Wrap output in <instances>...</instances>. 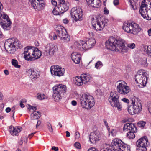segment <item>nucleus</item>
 I'll list each match as a JSON object with an SVG mask.
<instances>
[{
	"label": "nucleus",
	"mask_w": 151,
	"mask_h": 151,
	"mask_svg": "<svg viewBox=\"0 0 151 151\" xmlns=\"http://www.w3.org/2000/svg\"><path fill=\"white\" fill-rule=\"evenodd\" d=\"M40 116V113L38 111H34L31 114V117L32 119H37Z\"/></svg>",
	"instance_id": "nucleus-33"
},
{
	"label": "nucleus",
	"mask_w": 151,
	"mask_h": 151,
	"mask_svg": "<svg viewBox=\"0 0 151 151\" xmlns=\"http://www.w3.org/2000/svg\"><path fill=\"white\" fill-rule=\"evenodd\" d=\"M32 6L35 10L42 9L45 6L44 1H32Z\"/></svg>",
	"instance_id": "nucleus-21"
},
{
	"label": "nucleus",
	"mask_w": 151,
	"mask_h": 151,
	"mask_svg": "<svg viewBox=\"0 0 151 151\" xmlns=\"http://www.w3.org/2000/svg\"><path fill=\"white\" fill-rule=\"evenodd\" d=\"M91 17L92 27L96 31L102 30L108 24L109 20L106 18L99 19L95 16H91Z\"/></svg>",
	"instance_id": "nucleus-3"
},
{
	"label": "nucleus",
	"mask_w": 151,
	"mask_h": 151,
	"mask_svg": "<svg viewBox=\"0 0 151 151\" xmlns=\"http://www.w3.org/2000/svg\"><path fill=\"white\" fill-rule=\"evenodd\" d=\"M11 108L9 107H7L6 109V111L7 113H9L11 111Z\"/></svg>",
	"instance_id": "nucleus-60"
},
{
	"label": "nucleus",
	"mask_w": 151,
	"mask_h": 151,
	"mask_svg": "<svg viewBox=\"0 0 151 151\" xmlns=\"http://www.w3.org/2000/svg\"><path fill=\"white\" fill-rule=\"evenodd\" d=\"M87 151H98L95 148H91L89 149Z\"/></svg>",
	"instance_id": "nucleus-52"
},
{
	"label": "nucleus",
	"mask_w": 151,
	"mask_h": 151,
	"mask_svg": "<svg viewBox=\"0 0 151 151\" xmlns=\"http://www.w3.org/2000/svg\"><path fill=\"white\" fill-rule=\"evenodd\" d=\"M131 99V105L128 107V112L131 115L140 113L142 109L140 101L134 96H132Z\"/></svg>",
	"instance_id": "nucleus-5"
},
{
	"label": "nucleus",
	"mask_w": 151,
	"mask_h": 151,
	"mask_svg": "<svg viewBox=\"0 0 151 151\" xmlns=\"http://www.w3.org/2000/svg\"><path fill=\"white\" fill-rule=\"evenodd\" d=\"M104 124L105 126L106 127L109 131V129H110L109 128V126H108V123L105 120H104Z\"/></svg>",
	"instance_id": "nucleus-48"
},
{
	"label": "nucleus",
	"mask_w": 151,
	"mask_h": 151,
	"mask_svg": "<svg viewBox=\"0 0 151 151\" xmlns=\"http://www.w3.org/2000/svg\"><path fill=\"white\" fill-rule=\"evenodd\" d=\"M123 130L125 131L137 132V128L135 125L132 123H128L125 124L124 125Z\"/></svg>",
	"instance_id": "nucleus-27"
},
{
	"label": "nucleus",
	"mask_w": 151,
	"mask_h": 151,
	"mask_svg": "<svg viewBox=\"0 0 151 151\" xmlns=\"http://www.w3.org/2000/svg\"><path fill=\"white\" fill-rule=\"evenodd\" d=\"M31 46H27L24 49V57L26 60L28 61H33V58L31 56L32 52H33L32 50Z\"/></svg>",
	"instance_id": "nucleus-19"
},
{
	"label": "nucleus",
	"mask_w": 151,
	"mask_h": 151,
	"mask_svg": "<svg viewBox=\"0 0 151 151\" xmlns=\"http://www.w3.org/2000/svg\"><path fill=\"white\" fill-rule=\"evenodd\" d=\"M71 104L73 106H75L77 104V102L73 100L71 102Z\"/></svg>",
	"instance_id": "nucleus-55"
},
{
	"label": "nucleus",
	"mask_w": 151,
	"mask_h": 151,
	"mask_svg": "<svg viewBox=\"0 0 151 151\" xmlns=\"http://www.w3.org/2000/svg\"><path fill=\"white\" fill-rule=\"evenodd\" d=\"M30 109L32 110L33 111H36V110H37V108L36 107H34L33 106H31Z\"/></svg>",
	"instance_id": "nucleus-58"
},
{
	"label": "nucleus",
	"mask_w": 151,
	"mask_h": 151,
	"mask_svg": "<svg viewBox=\"0 0 151 151\" xmlns=\"http://www.w3.org/2000/svg\"><path fill=\"white\" fill-rule=\"evenodd\" d=\"M15 109V108L14 107H13L12 108V112L13 113V115H12V117L13 118H14V110Z\"/></svg>",
	"instance_id": "nucleus-57"
},
{
	"label": "nucleus",
	"mask_w": 151,
	"mask_h": 151,
	"mask_svg": "<svg viewBox=\"0 0 151 151\" xmlns=\"http://www.w3.org/2000/svg\"><path fill=\"white\" fill-rule=\"evenodd\" d=\"M81 77L83 79V83L86 84L90 82L92 79L91 76L88 74L84 73L81 75Z\"/></svg>",
	"instance_id": "nucleus-30"
},
{
	"label": "nucleus",
	"mask_w": 151,
	"mask_h": 151,
	"mask_svg": "<svg viewBox=\"0 0 151 151\" xmlns=\"http://www.w3.org/2000/svg\"><path fill=\"white\" fill-rule=\"evenodd\" d=\"M87 4H89L90 6L93 7L98 8L101 4L100 1H86Z\"/></svg>",
	"instance_id": "nucleus-31"
},
{
	"label": "nucleus",
	"mask_w": 151,
	"mask_h": 151,
	"mask_svg": "<svg viewBox=\"0 0 151 151\" xmlns=\"http://www.w3.org/2000/svg\"><path fill=\"white\" fill-rule=\"evenodd\" d=\"M19 41L17 38H13L7 40L5 42L4 47L10 53L13 54L16 50V46L20 47L18 45Z\"/></svg>",
	"instance_id": "nucleus-8"
},
{
	"label": "nucleus",
	"mask_w": 151,
	"mask_h": 151,
	"mask_svg": "<svg viewBox=\"0 0 151 151\" xmlns=\"http://www.w3.org/2000/svg\"><path fill=\"white\" fill-rule=\"evenodd\" d=\"M129 1V4L131 9L133 10L136 9L137 7V1Z\"/></svg>",
	"instance_id": "nucleus-34"
},
{
	"label": "nucleus",
	"mask_w": 151,
	"mask_h": 151,
	"mask_svg": "<svg viewBox=\"0 0 151 151\" xmlns=\"http://www.w3.org/2000/svg\"><path fill=\"white\" fill-rule=\"evenodd\" d=\"M148 110L149 112L151 114V103H150V104L149 105V107L148 108Z\"/></svg>",
	"instance_id": "nucleus-64"
},
{
	"label": "nucleus",
	"mask_w": 151,
	"mask_h": 151,
	"mask_svg": "<svg viewBox=\"0 0 151 151\" xmlns=\"http://www.w3.org/2000/svg\"><path fill=\"white\" fill-rule=\"evenodd\" d=\"M73 81L78 86H81L83 83V79L80 76H76L74 79Z\"/></svg>",
	"instance_id": "nucleus-32"
},
{
	"label": "nucleus",
	"mask_w": 151,
	"mask_h": 151,
	"mask_svg": "<svg viewBox=\"0 0 151 151\" xmlns=\"http://www.w3.org/2000/svg\"><path fill=\"white\" fill-rule=\"evenodd\" d=\"M103 66L102 62L100 61H98L95 64V67L97 69H100Z\"/></svg>",
	"instance_id": "nucleus-37"
},
{
	"label": "nucleus",
	"mask_w": 151,
	"mask_h": 151,
	"mask_svg": "<svg viewBox=\"0 0 151 151\" xmlns=\"http://www.w3.org/2000/svg\"><path fill=\"white\" fill-rule=\"evenodd\" d=\"M119 96L116 91H113L110 93L109 98V101L111 106L117 108L119 111H121L122 106V104L119 100Z\"/></svg>",
	"instance_id": "nucleus-10"
},
{
	"label": "nucleus",
	"mask_w": 151,
	"mask_h": 151,
	"mask_svg": "<svg viewBox=\"0 0 151 151\" xmlns=\"http://www.w3.org/2000/svg\"><path fill=\"white\" fill-rule=\"evenodd\" d=\"M26 72L32 79L35 80L37 79L39 77L40 74L39 71L33 68L27 69Z\"/></svg>",
	"instance_id": "nucleus-22"
},
{
	"label": "nucleus",
	"mask_w": 151,
	"mask_h": 151,
	"mask_svg": "<svg viewBox=\"0 0 151 151\" xmlns=\"http://www.w3.org/2000/svg\"><path fill=\"white\" fill-rule=\"evenodd\" d=\"M59 29L56 30V33L58 37L60 39H62L65 42H68L70 40V36L67 33L66 29L63 26H60Z\"/></svg>",
	"instance_id": "nucleus-14"
},
{
	"label": "nucleus",
	"mask_w": 151,
	"mask_h": 151,
	"mask_svg": "<svg viewBox=\"0 0 151 151\" xmlns=\"http://www.w3.org/2000/svg\"><path fill=\"white\" fill-rule=\"evenodd\" d=\"M52 89V96L55 101H58L61 100L67 91L66 86L62 84L55 85Z\"/></svg>",
	"instance_id": "nucleus-4"
},
{
	"label": "nucleus",
	"mask_w": 151,
	"mask_h": 151,
	"mask_svg": "<svg viewBox=\"0 0 151 151\" xmlns=\"http://www.w3.org/2000/svg\"><path fill=\"white\" fill-rule=\"evenodd\" d=\"M37 96L39 99L40 100L45 99L46 97V96L44 94H38Z\"/></svg>",
	"instance_id": "nucleus-39"
},
{
	"label": "nucleus",
	"mask_w": 151,
	"mask_h": 151,
	"mask_svg": "<svg viewBox=\"0 0 151 151\" xmlns=\"http://www.w3.org/2000/svg\"><path fill=\"white\" fill-rule=\"evenodd\" d=\"M70 14L72 17L76 22L82 19L83 12L79 7L73 8L71 10Z\"/></svg>",
	"instance_id": "nucleus-13"
},
{
	"label": "nucleus",
	"mask_w": 151,
	"mask_h": 151,
	"mask_svg": "<svg viewBox=\"0 0 151 151\" xmlns=\"http://www.w3.org/2000/svg\"><path fill=\"white\" fill-rule=\"evenodd\" d=\"M137 132H134V131H129L127 134V137L129 139H133L135 138V135L134 133Z\"/></svg>",
	"instance_id": "nucleus-35"
},
{
	"label": "nucleus",
	"mask_w": 151,
	"mask_h": 151,
	"mask_svg": "<svg viewBox=\"0 0 151 151\" xmlns=\"http://www.w3.org/2000/svg\"><path fill=\"white\" fill-rule=\"evenodd\" d=\"M12 23L8 15L2 11H0V26L4 30H9Z\"/></svg>",
	"instance_id": "nucleus-9"
},
{
	"label": "nucleus",
	"mask_w": 151,
	"mask_h": 151,
	"mask_svg": "<svg viewBox=\"0 0 151 151\" xmlns=\"http://www.w3.org/2000/svg\"><path fill=\"white\" fill-rule=\"evenodd\" d=\"M4 37V35L2 33V32L0 29V39L1 38H3Z\"/></svg>",
	"instance_id": "nucleus-56"
},
{
	"label": "nucleus",
	"mask_w": 151,
	"mask_h": 151,
	"mask_svg": "<svg viewBox=\"0 0 151 151\" xmlns=\"http://www.w3.org/2000/svg\"><path fill=\"white\" fill-rule=\"evenodd\" d=\"M75 136L76 139H78L80 137V134L79 132H76L75 133Z\"/></svg>",
	"instance_id": "nucleus-47"
},
{
	"label": "nucleus",
	"mask_w": 151,
	"mask_h": 151,
	"mask_svg": "<svg viewBox=\"0 0 151 151\" xmlns=\"http://www.w3.org/2000/svg\"><path fill=\"white\" fill-rule=\"evenodd\" d=\"M74 147L77 149H80L81 145L80 143L78 142H76L74 145Z\"/></svg>",
	"instance_id": "nucleus-43"
},
{
	"label": "nucleus",
	"mask_w": 151,
	"mask_h": 151,
	"mask_svg": "<svg viewBox=\"0 0 151 151\" xmlns=\"http://www.w3.org/2000/svg\"><path fill=\"white\" fill-rule=\"evenodd\" d=\"M96 40L93 38H90L88 39L86 41H81L79 43V46L85 50L89 49L93 47L95 44Z\"/></svg>",
	"instance_id": "nucleus-15"
},
{
	"label": "nucleus",
	"mask_w": 151,
	"mask_h": 151,
	"mask_svg": "<svg viewBox=\"0 0 151 151\" xmlns=\"http://www.w3.org/2000/svg\"><path fill=\"white\" fill-rule=\"evenodd\" d=\"M41 123V121L39 120H38L37 124L36 125V128H37Z\"/></svg>",
	"instance_id": "nucleus-59"
},
{
	"label": "nucleus",
	"mask_w": 151,
	"mask_h": 151,
	"mask_svg": "<svg viewBox=\"0 0 151 151\" xmlns=\"http://www.w3.org/2000/svg\"><path fill=\"white\" fill-rule=\"evenodd\" d=\"M3 7L2 5V4L1 2V1H0V11H2L3 9Z\"/></svg>",
	"instance_id": "nucleus-61"
},
{
	"label": "nucleus",
	"mask_w": 151,
	"mask_h": 151,
	"mask_svg": "<svg viewBox=\"0 0 151 151\" xmlns=\"http://www.w3.org/2000/svg\"><path fill=\"white\" fill-rule=\"evenodd\" d=\"M51 2L52 5L55 6L52 11V13L54 15H59L64 13L62 12L63 11L60 9L59 6L58 5L57 6V2L56 1H51Z\"/></svg>",
	"instance_id": "nucleus-26"
},
{
	"label": "nucleus",
	"mask_w": 151,
	"mask_h": 151,
	"mask_svg": "<svg viewBox=\"0 0 151 151\" xmlns=\"http://www.w3.org/2000/svg\"><path fill=\"white\" fill-rule=\"evenodd\" d=\"M22 129V128L20 127H14L11 125L9 127V131L12 135L17 136L19 133L21 131Z\"/></svg>",
	"instance_id": "nucleus-24"
},
{
	"label": "nucleus",
	"mask_w": 151,
	"mask_h": 151,
	"mask_svg": "<svg viewBox=\"0 0 151 151\" xmlns=\"http://www.w3.org/2000/svg\"><path fill=\"white\" fill-rule=\"evenodd\" d=\"M11 63L15 68H19L21 67L20 65H18V62L16 60L12 59L11 60Z\"/></svg>",
	"instance_id": "nucleus-36"
},
{
	"label": "nucleus",
	"mask_w": 151,
	"mask_h": 151,
	"mask_svg": "<svg viewBox=\"0 0 151 151\" xmlns=\"http://www.w3.org/2000/svg\"><path fill=\"white\" fill-rule=\"evenodd\" d=\"M138 124L139 127H144L145 123L143 121H140L138 122Z\"/></svg>",
	"instance_id": "nucleus-42"
},
{
	"label": "nucleus",
	"mask_w": 151,
	"mask_h": 151,
	"mask_svg": "<svg viewBox=\"0 0 151 151\" xmlns=\"http://www.w3.org/2000/svg\"><path fill=\"white\" fill-rule=\"evenodd\" d=\"M146 74L145 70L141 69L139 70L135 76V81L141 88L144 87L147 83V77Z\"/></svg>",
	"instance_id": "nucleus-11"
},
{
	"label": "nucleus",
	"mask_w": 151,
	"mask_h": 151,
	"mask_svg": "<svg viewBox=\"0 0 151 151\" xmlns=\"http://www.w3.org/2000/svg\"><path fill=\"white\" fill-rule=\"evenodd\" d=\"M130 148L127 145L124 144L120 139H115L113 140L110 146L101 151H130Z\"/></svg>",
	"instance_id": "nucleus-2"
},
{
	"label": "nucleus",
	"mask_w": 151,
	"mask_h": 151,
	"mask_svg": "<svg viewBox=\"0 0 151 151\" xmlns=\"http://www.w3.org/2000/svg\"><path fill=\"white\" fill-rule=\"evenodd\" d=\"M109 133L111 134L113 136H115L116 135V133L117 131L116 130L114 129H112L111 130V131H110V129H109Z\"/></svg>",
	"instance_id": "nucleus-40"
},
{
	"label": "nucleus",
	"mask_w": 151,
	"mask_h": 151,
	"mask_svg": "<svg viewBox=\"0 0 151 151\" xmlns=\"http://www.w3.org/2000/svg\"><path fill=\"white\" fill-rule=\"evenodd\" d=\"M106 48L113 51H120L126 52L127 48L125 45L124 41L121 39L118 40L111 36L109 37L105 43Z\"/></svg>",
	"instance_id": "nucleus-1"
},
{
	"label": "nucleus",
	"mask_w": 151,
	"mask_h": 151,
	"mask_svg": "<svg viewBox=\"0 0 151 151\" xmlns=\"http://www.w3.org/2000/svg\"><path fill=\"white\" fill-rule=\"evenodd\" d=\"M142 60H141V63L142 64H145L147 62V59L146 58H144Z\"/></svg>",
	"instance_id": "nucleus-49"
},
{
	"label": "nucleus",
	"mask_w": 151,
	"mask_h": 151,
	"mask_svg": "<svg viewBox=\"0 0 151 151\" xmlns=\"http://www.w3.org/2000/svg\"><path fill=\"white\" fill-rule=\"evenodd\" d=\"M135 44L134 43L129 44L128 45V47L130 48L133 49L134 48Z\"/></svg>",
	"instance_id": "nucleus-44"
},
{
	"label": "nucleus",
	"mask_w": 151,
	"mask_h": 151,
	"mask_svg": "<svg viewBox=\"0 0 151 151\" xmlns=\"http://www.w3.org/2000/svg\"><path fill=\"white\" fill-rule=\"evenodd\" d=\"M148 35L149 36H151V28L148 30Z\"/></svg>",
	"instance_id": "nucleus-63"
},
{
	"label": "nucleus",
	"mask_w": 151,
	"mask_h": 151,
	"mask_svg": "<svg viewBox=\"0 0 151 151\" xmlns=\"http://www.w3.org/2000/svg\"><path fill=\"white\" fill-rule=\"evenodd\" d=\"M103 12L104 14L107 15L109 13V11L106 7H105L104 8Z\"/></svg>",
	"instance_id": "nucleus-45"
},
{
	"label": "nucleus",
	"mask_w": 151,
	"mask_h": 151,
	"mask_svg": "<svg viewBox=\"0 0 151 151\" xmlns=\"http://www.w3.org/2000/svg\"><path fill=\"white\" fill-rule=\"evenodd\" d=\"M63 23H64V24H68V23L69 20L67 18H65V19H63Z\"/></svg>",
	"instance_id": "nucleus-50"
},
{
	"label": "nucleus",
	"mask_w": 151,
	"mask_h": 151,
	"mask_svg": "<svg viewBox=\"0 0 151 151\" xmlns=\"http://www.w3.org/2000/svg\"><path fill=\"white\" fill-rule=\"evenodd\" d=\"M137 146H147L149 144L146 136H144L141 138L139 139L137 142Z\"/></svg>",
	"instance_id": "nucleus-28"
},
{
	"label": "nucleus",
	"mask_w": 151,
	"mask_h": 151,
	"mask_svg": "<svg viewBox=\"0 0 151 151\" xmlns=\"http://www.w3.org/2000/svg\"><path fill=\"white\" fill-rule=\"evenodd\" d=\"M126 83L124 82L119 83L117 86L118 92L121 94L125 95L127 94L130 91L129 86L126 85Z\"/></svg>",
	"instance_id": "nucleus-17"
},
{
	"label": "nucleus",
	"mask_w": 151,
	"mask_h": 151,
	"mask_svg": "<svg viewBox=\"0 0 151 151\" xmlns=\"http://www.w3.org/2000/svg\"><path fill=\"white\" fill-rule=\"evenodd\" d=\"M148 4L150 5L149 7L150 9H147L148 5L147 4L145 1H143L141 3V5L139 12L141 15L145 19L149 18L151 16V1H149ZM151 19V18L150 19Z\"/></svg>",
	"instance_id": "nucleus-12"
},
{
	"label": "nucleus",
	"mask_w": 151,
	"mask_h": 151,
	"mask_svg": "<svg viewBox=\"0 0 151 151\" xmlns=\"http://www.w3.org/2000/svg\"><path fill=\"white\" fill-rule=\"evenodd\" d=\"M100 138L99 132L94 131L91 132L89 135V140L91 143L95 144L99 141Z\"/></svg>",
	"instance_id": "nucleus-20"
},
{
	"label": "nucleus",
	"mask_w": 151,
	"mask_h": 151,
	"mask_svg": "<svg viewBox=\"0 0 151 151\" xmlns=\"http://www.w3.org/2000/svg\"><path fill=\"white\" fill-rule=\"evenodd\" d=\"M52 37L53 38V40H55L57 39V35L55 34L54 33H52Z\"/></svg>",
	"instance_id": "nucleus-51"
},
{
	"label": "nucleus",
	"mask_w": 151,
	"mask_h": 151,
	"mask_svg": "<svg viewBox=\"0 0 151 151\" xmlns=\"http://www.w3.org/2000/svg\"><path fill=\"white\" fill-rule=\"evenodd\" d=\"M146 146H137V150L138 151H147Z\"/></svg>",
	"instance_id": "nucleus-38"
},
{
	"label": "nucleus",
	"mask_w": 151,
	"mask_h": 151,
	"mask_svg": "<svg viewBox=\"0 0 151 151\" xmlns=\"http://www.w3.org/2000/svg\"><path fill=\"white\" fill-rule=\"evenodd\" d=\"M31 48L33 51L32 52V55L33 56L32 57L33 58V61H34L40 58L42 55V52L38 48L32 46Z\"/></svg>",
	"instance_id": "nucleus-25"
},
{
	"label": "nucleus",
	"mask_w": 151,
	"mask_h": 151,
	"mask_svg": "<svg viewBox=\"0 0 151 151\" xmlns=\"http://www.w3.org/2000/svg\"><path fill=\"white\" fill-rule=\"evenodd\" d=\"M47 124L49 131L50 132H52L53 131V129L51 124L49 122H47Z\"/></svg>",
	"instance_id": "nucleus-41"
},
{
	"label": "nucleus",
	"mask_w": 151,
	"mask_h": 151,
	"mask_svg": "<svg viewBox=\"0 0 151 151\" xmlns=\"http://www.w3.org/2000/svg\"><path fill=\"white\" fill-rule=\"evenodd\" d=\"M122 101L124 103L128 104L129 103V99L125 98H124L121 99Z\"/></svg>",
	"instance_id": "nucleus-46"
},
{
	"label": "nucleus",
	"mask_w": 151,
	"mask_h": 151,
	"mask_svg": "<svg viewBox=\"0 0 151 151\" xmlns=\"http://www.w3.org/2000/svg\"><path fill=\"white\" fill-rule=\"evenodd\" d=\"M57 47L54 44L50 43L47 44L45 48V51L46 52L47 55L52 56L57 51Z\"/></svg>",
	"instance_id": "nucleus-18"
},
{
	"label": "nucleus",
	"mask_w": 151,
	"mask_h": 151,
	"mask_svg": "<svg viewBox=\"0 0 151 151\" xmlns=\"http://www.w3.org/2000/svg\"><path fill=\"white\" fill-rule=\"evenodd\" d=\"M80 104L83 108L90 109L95 104L94 99L92 96L88 94H84L81 97Z\"/></svg>",
	"instance_id": "nucleus-6"
},
{
	"label": "nucleus",
	"mask_w": 151,
	"mask_h": 151,
	"mask_svg": "<svg viewBox=\"0 0 151 151\" xmlns=\"http://www.w3.org/2000/svg\"><path fill=\"white\" fill-rule=\"evenodd\" d=\"M65 133H66V136L67 137H69L70 136V134L68 131H66Z\"/></svg>",
	"instance_id": "nucleus-62"
},
{
	"label": "nucleus",
	"mask_w": 151,
	"mask_h": 151,
	"mask_svg": "<svg viewBox=\"0 0 151 151\" xmlns=\"http://www.w3.org/2000/svg\"><path fill=\"white\" fill-rule=\"evenodd\" d=\"M123 29L126 32L134 35L138 34L141 30L139 25L135 23H125Z\"/></svg>",
	"instance_id": "nucleus-7"
},
{
	"label": "nucleus",
	"mask_w": 151,
	"mask_h": 151,
	"mask_svg": "<svg viewBox=\"0 0 151 151\" xmlns=\"http://www.w3.org/2000/svg\"><path fill=\"white\" fill-rule=\"evenodd\" d=\"M113 3L115 6H117L119 4V1H114Z\"/></svg>",
	"instance_id": "nucleus-53"
},
{
	"label": "nucleus",
	"mask_w": 151,
	"mask_h": 151,
	"mask_svg": "<svg viewBox=\"0 0 151 151\" xmlns=\"http://www.w3.org/2000/svg\"><path fill=\"white\" fill-rule=\"evenodd\" d=\"M52 150L55 151H58V148L57 147H55V146H53L52 147Z\"/></svg>",
	"instance_id": "nucleus-54"
},
{
	"label": "nucleus",
	"mask_w": 151,
	"mask_h": 151,
	"mask_svg": "<svg viewBox=\"0 0 151 151\" xmlns=\"http://www.w3.org/2000/svg\"><path fill=\"white\" fill-rule=\"evenodd\" d=\"M50 70L52 75L59 77L63 76L64 73V69L58 65L52 66Z\"/></svg>",
	"instance_id": "nucleus-16"
},
{
	"label": "nucleus",
	"mask_w": 151,
	"mask_h": 151,
	"mask_svg": "<svg viewBox=\"0 0 151 151\" xmlns=\"http://www.w3.org/2000/svg\"><path fill=\"white\" fill-rule=\"evenodd\" d=\"M72 60L76 63L78 64L80 61L81 55L77 52L73 53L71 55Z\"/></svg>",
	"instance_id": "nucleus-29"
},
{
	"label": "nucleus",
	"mask_w": 151,
	"mask_h": 151,
	"mask_svg": "<svg viewBox=\"0 0 151 151\" xmlns=\"http://www.w3.org/2000/svg\"><path fill=\"white\" fill-rule=\"evenodd\" d=\"M58 5L62 12H64L67 11L70 6V4L68 1H58Z\"/></svg>",
	"instance_id": "nucleus-23"
}]
</instances>
